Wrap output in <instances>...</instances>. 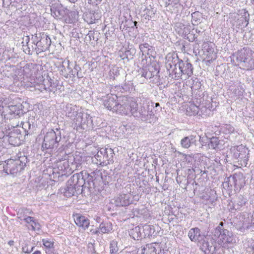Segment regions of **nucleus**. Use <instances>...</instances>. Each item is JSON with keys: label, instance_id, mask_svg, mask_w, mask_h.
I'll use <instances>...</instances> for the list:
<instances>
[{"label": "nucleus", "instance_id": "b1692460", "mask_svg": "<svg viewBox=\"0 0 254 254\" xmlns=\"http://www.w3.org/2000/svg\"><path fill=\"white\" fill-rule=\"evenodd\" d=\"M8 108L9 109V110L10 111V114H15L16 113L15 112L16 111L17 107L16 105H11V106H9L8 107Z\"/></svg>", "mask_w": 254, "mask_h": 254}, {"label": "nucleus", "instance_id": "393cba45", "mask_svg": "<svg viewBox=\"0 0 254 254\" xmlns=\"http://www.w3.org/2000/svg\"><path fill=\"white\" fill-rule=\"evenodd\" d=\"M102 0H87L88 3L92 5H97V3Z\"/></svg>", "mask_w": 254, "mask_h": 254}, {"label": "nucleus", "instance_id": "1a4fd4ad", "mask_svg": "<svg viewBox=\"0 0 254 254\" xmlns=\"http://www.w3.org/2000/svg\"><path fill=\"white\" fill-rule=\"evenodd\" d=\"M231 151L236 158H242L246 156L247 153V148L242 144L234 146L231 149Z\"/></svg>", "mask_w": 254, "mask_h": 254}, {"label": "nucleus", "instance_id": "dca6fc26", "mask_svg": "<svg viewBox=\"0 0 254 254\" xmlns=\"http://www.w3.org/2000/svg\"><path fill=\"white\" fill-rule=\"evenodd\" d=\"M231 238L225 234H221L218 243L223 247H226L231 243Z\"/></svg>", "mask_w": 254, "mask_h": 254}, {"label": "nucleus", "instance_id": "7c9ffc66", "mask_svg": "<svg viewBox=\"0 0 254 254\" xmlns=\"http://www.w3.org/2000/svg\"><path fill=\"white\" fill-rule=\"evenodd\" d=\"M22 252L25 253H29V252L28 251V250L27 249L26 250V249H25L24 247L22 248Z\"/></svg>", "mask_w": 254, "mask_h": 254}, {"label": "nucleus", "instance_id": "f3484780", "mask_svg": "<svg viewBox=\"0 0 254 254\" xmlns=\"http://www.w3.org/2000/svg\"><path fill=\"white\" fill-rule=\"evenodd\" d=\"M99 229L100 233H108L112 230V224L111 223H101Z\"/></svg>", "mask_w": 254, "mask_h": 254}, {"label": "nucleus", "instance_id": "4be33fe9", "mask_svg": "<svg viewBox=\"0 0 254 254\" xmlns=\"http://www.w3.org/2000/svg\"><path fill=\"white\" fill-rule=\"evenodd\" d=\"M181 144L183 147L188 148L191 145V142L189 137H185L181 141Z\"/></svg>", "mask_w": 254, "mask_h": 254}, {"label": "nucleus", "instance_id": "5701e85b", "mask_svg": "<svg viewBox=\"0 0 254 254\" xmlns=\"http://www.w3.org/2000/svg\"><path fill=\"white\" fill-rule=\"evenodd\" d=\"M15 134H20V132L19 130L17 129H14L13 131L11 132V133L9 134V141L12 143L13 142V139L14 137Z\"/></svg>", "mask_w": 254, "mask_h": 254}, {"label": "nucleus", "instance_id": "9b49d317", "mask_svg": "<svg viewBox=\"0 0 254 254\" xmlns=\"http://www.w3.org/2000/svg\"><path fill=\"white\" fill-rule=\"evenodd\" d=\"M188 236L191 241H197L201 236L200 229L198 228L190 229L189 232Z\"/></svg>", "mask_w": 254, "mask_h": 254}, {"label": "nucleus", "instance_id": "412c9836", "mask_svg": "<svg viewBox=\"0 0 254 254\" xmlns=\"http://www.w3.org/2000/svg\"><path fill=\"white\" fill-rule=\"evenodd\" d=\"M119 250L118 242L115 240L111 242L110 245V252L111 254H116Z\"/></svg>", "mask_w": 254, "mask_h": 254}, {"label": "nucleus", "instance_id": "cd10ccee", "mask_svg": "<svg viewBox=\"0 0 254 254\" xmlns=\"http://www.w3.org/2000/svg\"><path fill=\"white\" fill-rule=\"evenodd\" d=\"M14 241L13 240H10L8 242V244L10 246H13L14 245Z\"/></svg>", "mask_w": 254, "mask_h": 254}, {"label": "nucleus", "instance_id": "c9c22d12", "mask_svg": "<svg viewBox=\"0 0 254 254\" xmlns=\"http://www.w3.org/2000/svg\"><path fill=\"white\" fill-rule=\"evenodd\" d=\"M159 106V104L158 103H156V104H155V107H158Z\"/></svg>", "mask_w": 254, "mask_h": 254}, {"label": "nucleus", "instance_id": "473e14b6", "mask_svg": "<svg viewBox=\"0 0 254 254\" xmlns=\"http://www.w3.org/2000/svg\"><path fill=\"white\" fill-rule=\"evenodd\" d=\"M146 247H148V248H149V247H150L151 248L153 249L154 250L155 249V248L154 247H152L151 245H148H148H146Z\"/></svg>", "mask_w": 254, "mask_h": 254}, {"label": "nucleus", "instance_id": "c756f323", "mask_svg": "<svg viewBox=\"0 0 254 254\" xmlns=\"http://www.w3.org/2000/svg\"><path fill=\"white\" fill-rule=\"evenodd\" d=\"M22 252L25 253H29V252L28 251V250L27 249L26 250V249H25L24 247L22 248Z\"/></svg>", "mask_w": 254, "mask_h": 254}, {"label": "nucleus", "instance_id": "a878e982", "mask_svg": "<svg viewBox=\"0 0 254 254\" xmlns=\"http://www.w3.org/2000/svg\"><path fill=\"white\" fill-rule=\"evenodd\" d=\"M90 232L91 233L94 234H97L98 233H100L99 229H98V230H95L91 229L90 230Z\"/></svg>", "mask_w": 254, "mask_h": 254}, {"label": "nucleus", "instance_id": "bb28decb", "mask_svg": "<svg viewBox=\"0 0 254 254\" xmlns=\"http://www.w3.org/2000/svg\"><path fill=\"white\" fill-rule=\"evenodd\" d=\"M46 254H58V253L55 252V251H51V252H49V251H46Z\"/></svg>", "mask_w": 254, "mask_h": 254}, {"label": "nucleus", "instance_id": "ddd939ff", "mask_svg": "<svg viewBox=\"0 0 254 254\" xmlns=\"http://www.w3.org/2000/svg\"><path fill=\"white\" fill-rule=\"evenodd\" d=\"M24 221L31 227L32 230H38L40 228V224L39 223L36 222L35 219L31 216H27L24 218Z\"/></svg>", "mask_w": 254, "mask_h": 254}, {"label": "nucleus", "instance_id": "f704fd0d", "mask_svg": "<svg viewBox=\"0 0 254 254\" xmlns=\"http://www.w3.org/2000/svg\"><path fill=\"white\" fill-rule=\"evenodd\" d=\"M219 226L223 227V223L222 222H221L219 224Z\"/></svg>", "mask_w": 254, "mask_h": 254}, {"label": "nucleus", "instance_id": "423d86ee", "mask_svg": "<svg viewBox=\"0 0 254 254\" xmlns=\"http://www.w3.org/2000/svg\"><path fill=\"white\" fill-rule=\"evenodd\" d=\"M118 97L117 95L111 94L109 96L107 99L104 101V106L109 111L113 113L115 109L117 104L119 101Z\"/></svg>", "mask_w": 254, "mask_h": 254}, {"label": "nucleus", "instance_id": "72a5a7b5", "mask_svg": "<svg viewBox=\"0 0 254 254\" xmlns=\"http://www.w3.org/2000/svg\"><path fill=\"white\" fill-rule=\"evenodd\" d=\"M114 162L113 159L108 160V164H112Z\"/></svg>", "mask_w": 254, "mask_h": 254}, {"label": "nucleus", "instance_id": "f03ea898", "mask_svg": "<svg viewBox=\"0 0 254 254\" xmlns=\"http://www.w3.org/2000/svg\"><path fill=\"white\" fill-rule=\"evenodd\" d=\"M25 165V163L22 162L19 158L10 159L5 161L3 168L6 173L16 175L24 169Z\"/></svg>", "mask_w": 254, "mask_h": 254}, {"label": "nucleus", "instance_id": "0eeeda50", "mask_svg": "<svg viewBox=\"0 0 254 254\" xmlns=\"http://www.w3.org/2000/svg\"><path fill=\"white\" fill-rule=\"evenodd\" d=\"M113 113L122 116H127L128 115L127 103L123 102V96L118 101Z\"/></svg>", "mask_w": 254, "mask_h": 254}, {"label": "nucleus", "instance_id": "9d476101", "mask_svg": "<svg viewBox=\"0 0 254 254\" xmlns=\"http://www.w3.org/2000/svg\"><path fill=\"white\" fill-rule=\"evenodd\" d=\"M252 56V52L249 51L246 48L239 50L237 53V60L240 62H247L249 57Z\"/></svg>", "mask_w": 254, "mask_h": 254}, {"label": "nucleus", "instance_id": "39448f33", "mask_svg": "<svg viewBox=\"0 0 254 254\" xmlns=\"http://www.w3.org/2000/svg\"><path fill=\"white\" fill-rule=\"evenodd\" d=\"M123 101L127 103V109L128 111V114L135 116V114L138 112V104L135 98L127 96H123Z\"/></svg>", "mask_w": 254, "mask_h": 254}, {"label": "nucleus", "instance_id": "c85d7f7f", "mask_svg": "<svg viewBox=\"0 0 254 254\" xmlns=\"http://www.w3.org/2000/svg\"><path fill=\"white\" fill-rule=\"evenodd\" d=\"M32 254H42V253L39 250H36L35 252H34Z\"/></svg>", "mask_w": 254, "mask_h": 254}, {"label": "nucleus", "instance_id": "a211bd4d", "mask_svg": "<svg viewBox=\"0 0 254 254\" xmlns=\"http://www.w3.org/2000/svg\"><path fill=\"white\" fill-rule=\"evenodd\" d=\"M43 245L45 248V251L55 248V242L53 239H43L42 240Z\"/></svg>", "mask_w": 254, "mask_h": 254}, {"label": "nucleus", "instance_id": "2f4dec72", "mask_svg": "<svg viewBox=\"0 0 254 254\" xmlns=\"http://www.w3.org/2000/svg\"><path fill=\"white\" fill-rule=\"evenodd\" d=\"M198 13L197 12H194L192 14V17L193 20H194V18L195 16L196 15H198Z\"/></svg>", "mask_w": 254, "mask_h": 254}, {"label": "nucleus", "instance_id": "6e6552de", "mask_svg": "<svg viewBox=\"0 0 254 254\" xmlns=\"http://www.w3.org/2000/svg\"><path fill=\"white\" fill-rule=\"evenodd\" d=\"M55 135L54 134H47L44 137L42 144V148L44 149H52L56 144L55 139Z\"/></svg>", "mask_w": 254, "mask_h": 254}, {"label": "nucleus", "instance_id": "aec40b11", "mask_svg": "<svg viewBox=\"0 0 254 254\" xmlns=\"http://www.w3.org/2000/svg\"><path fill=\"white\" fill-rule=\"evenodd\" d=\"M84 19L89 24L95 23L96 22L94 14L90 12L84 14Z\"/></svg>", "mask_w": 254, "mask_h": 254}, {"label": "nucleus", "instance_id": "6ab92c4d", "mask_svg": "<svg viewBox=\"0 0 254 254\" xmlns=\"http://www.w3.org/2000/svg\"><path fill=\"white\" fill-rule=\"evenodd\" d=\"M129 235L134 240H139L141 238V233L138 227L132 229L129 232Z\"/></svg>", "mask_w": 254, "mask_h": 254}, {"label": "nucleus", "instance_id": "f257e3e1", "mask_svg": "<svg viewBox=\"0 0 254 254\" xmlns=\"http://www.w3.org/2000/svg\"><path fill=\"white\" fill-rule=\"evenodd\" d=\"M166 66L169 72V75L176 80L182 78L187 79L193 74V66L188 62L180 59L178 56L169 57Z\"/></svg>", "mask_w": 254, "mask_h": 254}, {"label": "nucleus", "instance_id": "e433bc0d", "mask_svg": "<svg viewBox=\"0 0 254 254\" xmlns=\"http://www.w3.org/2000/svg\"><path fill=\"white\" fill-rule=\"evenodd\" d=\"M253 249L254 250V246L253 247Z\"/></svg>", "mask_w": 254, "mask_h": 254}, {"label": "nucleus", "instance_id": "2eb2a0df", "mask_svg": "<svg viewBox=\"0 0 254 254\" xmlns=\"http://www.w3.org/2000/svg\"><path fill=\"white\" fill-rule=\"evenodd\" d=\"M77 14L75 12H70L64 17V22L67 24H73L76 21Z\"/></svg>", "mask_w": 254, "mask_h": 254}, {"label": "nucleus", "instance_id": "20e7f679", "mask_svg": "<svg viewBox=\"0 0 254 254\" xmlns=\"http://www.w3.org/2000/svg\"><path fill=\"white\" fill-rule=\"evenodd\" d=\"M72 218L75 225L79 228L85 230L87 229L90 224L89 219L86 216L78 213H73Z\"/></svg>", "mask_w": 254, "mask_h": 254}, {"label": "nucleus", "instance_id": "4468645a", "mask_svg": "<svg viewBox=\"0 0 254 254\" xmlns=\"http://www.w3.org/2000/svg\"><path fill=\"white\" fill-rule=\"evenodd\" d=\"M220 140L216 136H213L209 138L208 146L209 148L211 149H216L218 148Z\"/></svg>", "mask_w": 254, "mask_h": 254}, {"label": "nucleus", "instance_id": "f8f14e48", "mask_svg": "<svg viewBox=\"0 0 254 254\" xmlns=\"http://www.w3.org/2000/svg\"><path fill=\"white\" fill-rule=\"evenodd\" d=\"M76 192V187L74 184H67L63 191L64 194L67 197H70L74 195Z\"/></svg>", "mask_w": 254, "mask_h": 254}, {"label": "nucleus", "instance_id": "7ed1b4c3", "mask_svg": "<svg viewBox=\"0 0 254 254\" xmlns=\"http://www.w3.org/2000/svg\"><path fill=\"white\" fill-rule=\"evenodd\" d=\"M202 51V62L206 65H209L213 62L216 60L217 58V54L208 42H205L203 43Z\"/></svg>", "mask_w": 254, "mask_h": 254}]
</instances>
